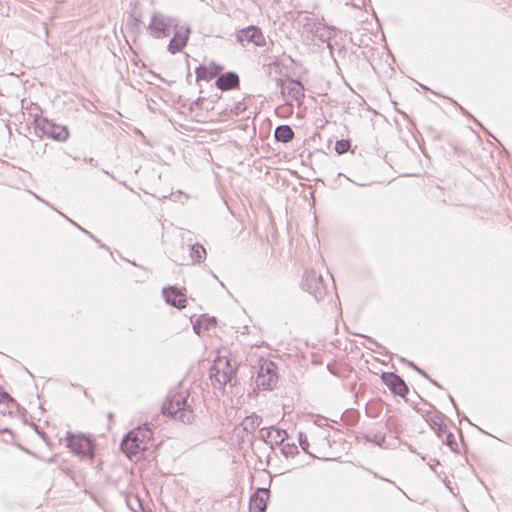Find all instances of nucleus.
Listing matches in <instances>:
<instances>
[{
	"instance_id": "c756f323",
	"label": "nucleus",
	"mask_w": 512,
	"mask_h": 512,
	"mask_svg": "<svg viewBox=\"0 0 512 512\" xmlns=\"http://www.w3.org/2000/svg\"><path fill=\"white\" fill-rule=\"evenodd\" d=\"M69 222H70V223H73V225H74V226H77V228H79V229L81 228V227H80V225H77V223H76V222H73V220H72V219H69Z\"/></svg>"
},
{
	"instance_id": "393cba45",
	"label": "nucleus",
	"mask_w": 512,
	"mask_h": 512,
	"mask_svg": "<svg viewBox=\"0 0 512 512\" xmlns=\"http://www.w3.org/2000/svg\"><path fill=\"white\" fill-rule=\"evenodd\" d=\"M294 449H296V447L287 445L283 447L282 451L286 456H288L293 454Z\"/></svg>"
},
{
	"instance_id": "72a5a7b5",
	"label": "nucleus",
	"mask_w": 512,
	"mask_h": 512,
	"mask_svg": "<svg viewBox=\"0 0 512 512\" xmlns=\"http://www.w3.org/2000/svg\"><path fill=\"white\" fill-rule=\"evenodd\" d=\"M84 233L89 234V232L83 228H80Z\"/></svg>"
},
{
	"instance_id": "4468645a",
	"label": "nucleus",
	"mask_w": 512,
	"mask_h": 512,
	"mask_svg": "<svg viewBox=\"0 0 512 512\" xmlns=\"http://www.w3.org/2000/svg\"><path fill=\"white\" fill-rule=\"evenodd\" d=\"M269 496V490L259 488L250 498L249 509L250 512H263L266 509V504Z\"/></svg>"
},
{
	"instance_id": "473e14b6",
	"label": "nucleus",
	"mask_w": 512,
	"mask_h": 512,
	"mask_svg": "<svg viewBox=\"0 0 512 512\" xmlns=\"http://www.w3.org/2000/svg\"><path fill=\"white\" fill-rule=\"evenodd\" d=\"M69 222H70V223H73V225H74V226H77V228H79V229L81 228V227H80V225H77V223H76V222H73V220H72V219H69Z\"/></svg>"
},
{
	"instance_id": "0eeeda50",
	"label": "nucleus",
	"mask_w": 512,
	"mask_h": 512,
	"mask_svg": "<svg viewBox=\"0 0 512 512\" xmlns=\"http://www.w3.org/2000/svg\"><path fill=\"white\" fill-rule=\"evenodd\" d=\"M277 382L276 365L272 361L265 360L260 365L256 383L265 390L272 389Z\"/></svg>"
},
{
	"instance_id": "a878e982",
	"label": "nucleus",
	"mask_w": 512,
	"mask_h": 512,
	"mask_svg": "<svg viewBox=\"0 0 512 512\" xmlns=\"http://www.w3.org/2000/svg\"><path fill=\"white\" fill-rule=\"evenodd\" d=\"M446 442L451 447V449L454 450V447H453V444H455L454 436L451 433L447 435Z\"/></svg>"
},
{
	"instance_id": "f257e3e1",
	"label": "nucleus",
	"mask_w": 512,
	"mask_h": 512,
	"mask_svg": "<svg viewBox=\"0 0 512 512\" xmlns=\"http://www.w3.org/2000/svg\"><path fill=\"white\" fill-rule=\"evenodd\" d=\"M193 403L194 399L190 398L186 390H172L163 403L162 413L184 424H189L195 417Z\"/></svg>"
},
{
	"instance_id": "39448f33",
	"label": "nucleus",
	"mask_w": 512,
	"mask_h": 512,
	"mask_svg": "<svg viewBox=\"0 0 512 512\" xmlns=\"http://www.w3.org/2000/svg\"><path fill=\"white\" fill-rule=\"evenodd\" d=\"M67 447L71 452L81 458L92 460L94 457V444L93 441L82 434H74L71 432L66 433Z\"/></svg>"
},
{
	"instance_id": "c85d7f7f",
	"label": "nucleus",
	"mask_w": 512,
	"mask_h": 512,
	"mask_svg": "<svg viewBox=\"0 0 512 512\" xmlns=\"http://www.w3.org/2000/svg\"><path fill=\"white\" fill-rule=\"evenodd\" d=\"M69 222H70V223H73V225H74V226H77V228H79V229L81 228V227H80V225H77V223H76V222H73V220H72V219H69Z\"/></svg>"
},
{
	"instance_id": "7c9ffc66",
	"label": "nucleus",
	"mask_w": 512,
	"mask_h": 512,
	"mask_svg": "<svg viewBox=\"0 0 512 512\" xmlns=\"http://www.w3.org/2000/svg\"><path fill=\"white\" fill-rule=\"evenodd\" d=\"M69 222H70V223H73V225H74V226H77V228H79V229L81 228V227H80V225H77V223H76V222H73V220H72V219H69Z\"/></svg>"
},
{
	"instance_id": "aec40b11",
	"label": "nucleus",
	"mask_w": 512,
	"mask_h": 512,
	"mask_svg": "<svg viewBox=\"0 0 512 512\" xmlns=\"http://www.w3.org/2000/svg\"><path fill=\"white\" fill-rule=\"evenodd\" d=\"M261 421V418L257 415L246 417L243 422L244 429L246 431H253L260 425Z\"/></svg>"
},
{
	"instance_id": "a211bd4d",
	"label": "nucleus",
	"mask_w": 512,
	"mask_h": 512,
	"mask_svg": "<svg viewBox=\"0 0 512 512\" xmlns=\"http://www.w3.org/2000/svg\"><path fill=\"white\" fill-rule=\"evenodd\" d=\"M274 137L282 143L290 142L294 137L292 128L288 125H280L275 129Z\"/></svg>"
},
{
	"instance_id": "7ed1b4c3",
	"label": "nucleus",
	"mask_w": 512,
	"mask_h": 512,
	"mask_svg": "<svg viewBox=\"0 0 512 512\" xmlns=\"http://www.w3.org/2000/svg\"><path fill=\"white\" fill-rule=\"evenodd\" d=\"M151 436L152 432L148 427H138L133 429L123 438L121 442V449L127 457L132 458L140 451L146 449L147 441Z\"/></svg>"
},
{
	"instance_id": "f3484780",
	"label": "nucleus",
	"mask_w": 512,
	"mask_h": 512,
	"mask_svg": "<svg viewBox=\"0 0 512 512\" xmlns=\"http://www.w3.org/2000/svg\"><path fill=\"white\" fill-rule=\"evenodd\" d=\"M216 86L222 91L237 88L239 86V77L235 72H227L218 77Z\"/></svg>"
},
{
	"instance_id": "f03ea898",
	"label": "nucleus",
	"mask_w": 512,
	"mask_h": 512,
	"mask_svg": "<svg viewBox=\"0 0 512 512\" xmlns=\"http://www.w3.org/2000/svg\"><path fill=\"white\" fill-rule=\"evenodd\" d=\"M236 362L225 356H219L214 360L210 370V379L216 389H223L227 383H230L236 373Z\"/></svg>"
},
{
	"instance_id": "9d476101",
	"label": "nucleus",
	"mask_w": 512,
	"mask_h": 512,
	"mask_svg": "<svg viewBox=\"0 0 512 512\" xmlns=\"http://www.w3.org/2000/svg\"><path fill=\"white\" fill-rule=\"evenodd\" d=\"M37 127L47 137L60 142L66 141L69 137V131L66 126L55 124L47 119L39 121Z\"/></svg>"
},
{
	"instance_id": "bb28decb",
	"label": "nucleus",
	"mask_w": 512,
	"mask_h": 512,
	"mask_svg": "<svg viewBox=\"0 0 512 512\" xmlns=\"http://www.w3.org/2000/svg\"><path fill=\"white\" fill-rule=\"evenodd\" d=\"M409 365L411 367H413L418 373H420L424 377L428 378V375L423 370H421L420 368L416 367L413 363H409Z\"/></svg>"
},
{
	"instance_id": "2f4dec72",
	"label": "nucleus",
	"mask_w": 512,
	"mask_h": 512,
	"mask_svg": "<svg viewBox=\"0 0 512 512\" xmlns=\"http://www.w3.org/2000/svg\"><path fill=\"white\" fill-rule=\"evenodd\" d=\"M69 222H70V223H73V225H74V226H77V228H79V229L81 228V227H80V225H77V223H76V222H73V220H72V219H69Z\"/></svg>"
},
{
	"instance_id": "f704fd0d",
	"label": "nucleus",
	"mask_w": 512,
	"mask_h": 512,
	"mask_svg": "<svg viewBox=\"0 0 512 512\" xmlns=\"http://www.w3.org/2000/svg\"><path fill=\"white\" fill-rule=\"evenodd\" d=\"M449 398H450V401H451V402L453 403V405L455 406V403H454L453 398H452L451 396H450Z\"/></svg>"
},
{
	"instance_id": "b1692460",
	"label": "nucleus",
	"mask_w": 512,
	"mask_h": 512,
	"mask_svg": "<svg viewBox=\"0 0 512 512\" xmlns=\"http://www.w3.org/2000/svg\"><path fill=\"white\" fill-rule=\"evenodd\" d=\"M202 326H203V321L202 320H197L194 324H193V329L195 331L196 334L200 335L201 334V329H202Z\"/></svg>"
},
{
	"instance_id": "cd10ccee",
	"label": "nucleus",
	"mask_w": 512,
	"mask_h": 512,
	"mask_svg": "<svg viewBox=\"0 0 512 512\" xmlns=\"http://www.w3.org/2000/svg\"><path fill=\"white\" fill-rule=\"evenodd\" d=\"M204 72H206V69H205V68H203V67L198 68V69H197V76H198L199 78H203V77H204V75H203V73H204Z\"/></svg>"
},
{
	"instance_id": "1a4fd4ad",
	"label": "nucleus",
	"mask_w": 512,
	"mask_h": 512,
	"mask_svg": "<svg viewBox=\"0 0 512 512\" xmlns=\"http://www.w3.org/2000/svg\"><path fill=\"white\" fill-rule=\"evenodd\" d=\"M306 20L307 22L304 25V29L312 35L313 39L316 38L319 41L325 43L328 42L334 35V29L331 27L326 26L314 18L306 17Z\"/></svg>"
},
{
	"instance_id": "6e6552de",
	"label": "nucleus",
	"mask_w": 512,
	"mask_h": 512,
	"mask_svg": "<svg viewBox=\"0 0 512 512\" xmlns=\"http://www.w3.org/2000/svg\"><path fill=\"white\" fill-rule=\"evenodd\" d=\"M236 39L241 45H245V43H252L258 47L266 45V40L262 30L253 25L239 30L236 34Z\"/></svg>"
},
{
	"instance_id": "9b49d317",
	"label": "nucleus",
	"mask_w": 512,
	"mask_h": 512,
	"mask_svg": "<svg viewBox=\"0 0 512 512\" xmlns=\"http://www.w3.org/2000/svg\"><path fill=\"white\" fill-rule=\"evenodd\" d=\"M386 386L396 395L405 396L408 393V387L404 380L395 373L384 372L381 376Z\"/></svg>"
},
{
	"instance_id": "423d86ee",
	"label": "nucleus",
	"mask_w": 512,
	"mask_h": 512,
	"mask_svg": "<svg viewBox=\"0 0 512 512\" xmlns=\"http://www.w3.org/2000/svg\"><path fill=\"white\" fill-rule=\"evenodd\" d=\"M302 288L319 301L326 295V285L321 274L315 270H306L302 279Z\"/></svg>"
},
{
	"instance_id": "ddd939ff",
	"label": "nucleus",
	"mask_w": 512,
	"mask_h": 512,
	"mask_svg": "<svg viewBox=\"0 0 512 512\" xmlns=\"http://www.w3.org/2000/svg\"><path fill=\"white\" fill-rule=\"evenodd\" d=\"M189 33V28L176 30L168 44V51L171 54L181 52L187 44Z\"/></svg>"
},
{
	"instance_id": "f8f14e48",
	"label": "nucleus",
	"mask_w": 512,
	"mask_h": 512,
	"mask_svg": "<svg viewBox=\"0 0 512 512\" xmlns=\"http://www.w3.org/2000/svg\"><path fill=\"white\" fill-rule=\"evenodd\" d=\"M281 93L300 102L304 98V87L300 81L288 79L281 82Z\"/></svg>"
},
{
	"instance_id": "6ab92c4d",
	"label": "nucleus",
	"mask_w": 512,
	"mask_h": 512,
	"mask_svg": "<svg viewBox=\"0 0 512 512\" xmlns=\"http://www.w3.org/2000/svg\"><path fill=\"white\" fill-rule=\"evenodd\" d=\"M190 257L193 263H200L206 258V250L203 245L195 243L190 247Z\"/></svg>"
},
{
	"instance_id": "412c9836",
	"label": "nucleus",
	"mask_w": 512,
	"mask_h": 512,
	"mask_svg": "<svg viewBox=\"0 0 512 512\" xmlns=\"http://www.w3.org/2000/svg\"><path fill=\"white\" fill-rule=\"evenodd\" d=\"M350 146L351 145H350L349 140L341 139V140L336 141V143H335V151L339 155H341V154L346 153L350 149Z\"/></svg>"
},
{
	"instance_id": "dca6fc26",
	"label": "nucleus",
	"mask_w": 512,
	"mask_h": 512,
	"mask_svg": "<svg viewBox=\"0 0 512 512\" xmlns=\"http://www.w3.org/2000/svg\"><path fill=\"white\" fill-rule=\"evenodd\" d=\"M260 437L266 442L272 444L282 443L286 437V432L275 427L262 428Z\"/></svg>"
},
{
	"instance_id": "4be33fe9",
	"label": "nucleus",
	"mask_w": 512,
	"mask_h": 512,
	"mask_svg": "<svg viewBox=\"0 0 512 512\" xmlns=\"http://www.w3.org/2000/svg\"><path fill=\"white\" fill-rule=\"evenodd\" d=\"M8 402L13 403V399L9 396L8 393H6L0 389V404L8 403Z\"/></svg>"
},
{
	"instance_id": "2eb2a0df",
	"label": "nucleus",
	"mask_w": 512,
	"mask_h": 512,
	"mask_svg": "<svg viewBox=\"0 0 512 512\" xmlns=\"http://www.w3.org/2000/svg\"><path fill=\"white\" fill-rule=\"evenodd\" d=\"M165 301L177 308H184L186 304L185 295L175 287L164 288L162 291Z\"/></svg>"
},
{
	"instance_id": "5701e85b",
	"label": "nucleus",
	"mask_w": 512,
	"mask_h": 512,
	"mask_svg": "<svg viewBox=\"0 0 512 512\" xmlns=\"http://www.w3.org/2000/svg\"><path fill=\"white\" fill-rule=\"evenodd\" d=\"M371 441H373L378 446H381L385 441V436L381 434H375Z\"/></svg>"
},
{
	"instance_id": "20e7f679",
	"label": "nucleus",
	"mask_w": 512,
	"mask_h": 512,
	"mask_svg": "<svg viewBox=\"0 0 512 512\" xmlns=\"http://www.w3.org/2000/svg\"><path fill=\"white\" fill-rule=\"evenodd\" d=\"M178 19L162 12H154L147 27L149 34L155 39H162L170 35L171 29L178 27Z\"/></svg>"
}]
</instances>
